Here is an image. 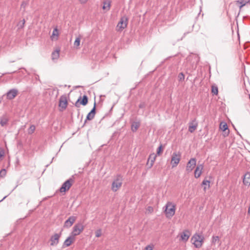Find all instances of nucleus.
Returning a JSON list of instances; mask_svg holds the SVG:
<instances>
[{"instance_id": "obj_1", "label": "nucleus", "mask_w": 250, "mask_h": 250, "mask_svg": "<svg viewBox=\"0 0 250 250\" xmlns=\"http://www.w3.org/2000/svg\"><path fill=\"white\" fill-rule=\"evenodd\" d=\"M123 181V176L121 174H117L112 182L111 190L114 192L117 191L121 187Z\"/></svg>"}, {"instance_id": "obj_2", "label": "nucleus", "mask_w": 250, "mask_h": 250, "mask_svg": "<svg viewBox=\"0 0 250 250\" xmlns=\"http://www.w3.org/2000/svg\"><path fill=\"white\" fill-rule=\"evenodd\" d=\"M176 205L170 202H167L165 206V213L167 217H171L175 212Z\"/></svg>"}, {"instance_id": "obj_3", "label": "nucleus", "mask_w": 250, "mask_h": 250, "mask_svg": "<svg viewBox=\"0 0 250 250\" xmlns=\"http://www.w3.org/2000/svg\"><path fill=\"white\" fill-rule=\"evenodd\" d=\"M204 240V237L198 234H195L191 238V241L194 247L199 248L202 247Z\"/></svg>"}, {"instance_id": "obj_4", "label": "nucleus", "mask_w": 250, "mask_h": 250, "mask_svg": "<svg viewBox=\"0 0 250 250\" xmlns=\"http://www.w3.org/2000/svg\"><path fill=\"white\" fill-rule=\"evenodd\" d=\"M74 179L72 178H69L63 183L59 190L61 192H65L68 190L74 183Z\"/></svg>"}, {"instance_id": "obj_5", "label": "nucleus", "mask_w": 250, "mask_h": 250, "mask_svg": "<svg viewBox=\"0 0 250 250\" xmlns=\"http://www.w3.org/2000/svg\"><path fill=\"white\" fill-rule=\"evenodd\" d=\"M84 226L82 223H79L74 225L73 228V231L71 232V235L73 237L80 234L82 231L83 230Z\"/></svg>"}, {"instance_id": "obj_6", "label": "nucleus", "mask_w": 250, "mask_h": 250, "mask_svg": "<svg viewBox=\"0 0 250 250\" xmlns=\"http://www.w3.org/2000/svg\"><path fill=\"white\" fill-rule=\"evenodd\" d=\"M67 104L68 102L66 96L65 95H62L59 99V106L60 108V110L62 111L65 110L67 107Z\"/></svg>"}, {"instance_id": "obj_7", "label": "nucleus", "mask_w": 250, "mask_h": 250, "mask_svg": "<svg viewBox=\"0 0 250 250\" xmlns=\"http://www.w3.org/2000/svg\"><path fill=\"white\" fill-rule=\"evenodd\" d=\"M181 159V154L180 152L177 153L176 152H174L171 157V164L172 166V167H176L178 164L179 163V162Z\"/></svg>"}, {"instance_id": "obj_8", "label": "nucleus", "mask_w": 250, "mask_h": 250, "mask_svg": "<svg viewBox=\"0 0 250 250\" xmlns=\"http://www.w3.org/2000/svg\"><path fill=\"white\" fill-rule=\"evenodd\" d=\"M127 24V19L126 17H122L117 26V30L122 31L125 29Z\"/></svg>"}, {"instance_id": "obj_9", "label": "nucleus", "mask_w": 250, "mask_h": 250, "mask_svg": "<svg viewBox=\"0 0 250 250\" xmlns=\"http://www.w3.org/2000/svg\"><path fill=\"white\" fill-rule=\"evenodd\" d=\"M88 103V97L86 95H84L83 97L80 96L77 100L74 105L77 107H79L80 105L82 104L83 106L86 105Z\"/></svg>"}, {"instance_id": "obj_10", "label": "nucleus", "mask_w": 250, "mask_h": 250, "mask_svg": "<svg viewBox=\"0 0 250 250\" xmlns=\"http://www.w3.org/2000/svg\"><path fill=\"white\" fill-rule=\"evenodd\" d=\"M196 160L195 158H191L188 162L187 167L186 170L188 172H191L196 166Z\"/></svg>"}, {"instance_id": "obj_11", "label": "nucleus", "mask_w": 250, "mask_h": 250, "mask_svg": "<svg viewBox=\"0 0 250 250\" xmlns=\"http://www.w3.org/2000/svg\"><path fill=\"white\" fill-rule=\"evenodd\" d=\"M96 102L94 104V106L93 108L91 110V111L88 113L86 116V120H85L84 123H86L87 120H92L95 117L96 114Z\"/></svg>"}, {"instance_id": "obj_12", "label": "nucleus", "mask_w": 250, "mask_h": 250, "mask_svg": "<svg viewBox=\"0 0 250 250\" xmlns=\"http://www.w3.org/2000/svg\"><path fill=\"white\" fill-rule=\"evenodd\" d=\"M220 129L224 132V136L225 137L228 136L229 134V131L228 128V126L226 123L222 122L220 124Z\"/></svg>"}, {"instance_id": "obj_13", "label": "nucleus", "mask_w": 250, "mask_h": 250, "mask_svg": "<svg viewBox=\"0 0 250 250\" xmlns=\"http://www.w3.org/2000/svg\"><path fill=\"white\" fill-rule=\"evenodd\" d=\"M156 157V155L154 153H151L149 155L146 164L148 166V168H150L152 167Z\"/></svg>"}, {"instance_id": "obj_14", "label": "nucleus", "mask_w": 250, "mask_h": 250, "mask_svg": "<svg viewBox=\"0 0 250 250\" xmlns=\"http://www.w3.org/2000/svg\"><path fill=\"white\" fill-rule=\"evenodd\" d=\"M18 91L15 88L10 89L6 93L7 98L9 100L13 99L18 94Z\"/></svg>"}, {"instance_id": "obj_15", "label": "nucleus", "mask_w": 250, "mask_h": 250, "mask_svg": "<svg viewBox=\"0 0 250 250\" xmlns=\"http://www.w3.org/2000/svg\"><path fill=\"white\" fill-rule=\"evenodd\" d=\"M180 240L186 242L188 239L190 235V233L188 229H185L180 234Z\"/></svg>"}, {"instance_id": "obj_16", "label": "nucleus", "mask_w": 250, "mask_h": 250, "mask_svg": "<svg viewBox=\"0 0 250 250\" xmlns=\"http://www.w3.org/2000/svg\"><path fill=\"white\" fill-rule=\"evenodd\" d=\"M60 235L58 233H55L53 236H51L50 238V241L51 242V245L54 246L56 245L59 243V240Z\"/></svg>"}, {"instance_id": "obj_17", "label": "nucleus", "mask_w": 250, "mask_h": 250, "mask_svg": "<svg viewBox=\"0 0 250 250\" xmlns=\"http://www.w3.org/2000/svg\"><path fill=\"white\" fill-rule=\"evenodd\" d=\"M188 131L190 133L193 132L197 128V123L195 121H192L188 124Z\"/></svg>"}, {"instance_id": "obj_18", "label": "nucleus", "mask_w": 250, "mask_h": 250, "mask_svg": "<svg viewBox=\"0 0 250 250\" xmlns=\"http://www.w3.org/2000/svg\"><path fill=\"white\" fill-rule=\"evenodd\" d=\"M9 117L6 114L3 115L0 117V124L2 126H4L7 125L8 122L9 121Z\"/></svg>"}, {"instance_id": "obj_19", "label": "nucleus", "mask_w": 250, "mask_h": 250, "mask_svg": "<svg viewBox=\"0 0 250 250\" xmlns=\"http://www.w3.org/2000/svg\"><path fill=\"white\" fill-rule=\"evenodd\" d=\"M203 165H198L196 167L195 170L194 171V176L195 178H198L200 176L202 173V170L203 169Z\"/></svg>"}, {"instance_id": "obj_20", "label": "nucleus", "mask_w": 250, "mask_h": 250, "mask_svg": "<svg viewBox=\"0 0 250 250\" xmlns=\"http://www.w3.org/2000/svg\"><path fill=\"white\" fill-rule=\"evenodd\" d=\"M140 122H133L131 125V129L132 132H135L140 126Z\"/></svg>"}, {"instance_id": "obj_21", "label": "nucleus", "mask_w": 250, "mask_h": 250, "mask_svg": "<svg viewBox=\"0 0 250 250\" xmlns=\"http://www.w3.org/2000/svg\"><path fill=\"white\" fill-rule=\"evenodd\" d=\"M243 183L246 186H249L250 185V173H247L244 176Z\"/></svg>"}, {"instance_id": "obj_22", "label": "nucleus", "mask_w": 250, "mask_h": 250, "mask_svg": "<svg viewBox=\"0 0 250 250\" xmlns=\"http://www.w3.org/2000/svg\"><path fill=\"white\" fill-rule=\"evenodd\" d=\"M103 9L106 11H109L111 6V1L110 0H105L103 2Z\"/></svg>"}, {"instance_id": "obj_23", "label": "nucleus", "mask_w": 250, "mask_h": 250, "mask_svg": "<svg viewBox=\"0 0 250 250\" xmlns=\"http://www.w3.org/2000/svg\"><path fill=\"white\" fill-rule=\"evenodd\" d=\"M75 237L72 235L69 236L64 241V245L67 247L69 246L74 240Z\"/></svg>"}, {"instance_id": "obj_24", "label": "nucleus", "mask_w": 250, "mask_h": 250, "mask_svg": "<svg viewBox=\"0 0 250 250\" xmlns=\"http://www.w3.org/2000/svg\"><path fill=\"white\" fill-rule=\"evenodd\" d=\"M59 50H56L53 51L52 53V59L56 60L58 59L59 57Z\"/></svg>"}, {"instance_id": "obj_25", "label": "nucleus", "mask_w": 250, "mask_h": 250, "mask_svg": "<svg viewBox=\"0 0 250 250\" xmlns=\"http://www.w3.org/2000/svg\"><path fill=\"white\" fill-rule=\"evenodd\" d=\"M219 242V237L218 236H213L212 237L211 243L213 245H215L216 243Z\"/></svg>"}, {"instance_id": "obj_26", "label": "nucleus", "mask_w": 250, "mask_h": 250, "mask_svg": "<svg viewBox=\"0 0 250 250\" xmlns=\"http://www.w3.org/2000/svg\"><path fill=\"white\" fill-rule=\"evenodd\" d=\"M80 41H81V37H78L76 38V39L74 42V46L75 47H76L77 48H78L80 45Z\"/></svg>"}, {"instance_id": "obj_27", "label": "nucleus", "mask_w": 250, "mask_h": 250, "mask_svg": "<svg viewBox=\"0 0 250 250\" xmlns=\"http://www.w3.org/2000/svg\"><path fill=\"white\" fill-rule=\"evenodd\" d=\"M163 150V145L161 144L157 149V153L155 155L160 156Z\"/></svg>"}, {"instance_id": "obj_28", "label": "nucleus", "mask_w": 250, "mask_h": 250, "mask_svg": "<svg viewBox=\"0 0 250 250\" xmlns=\"http://www.w3.org/2000/svg\"><path fill=\"white\" fill-rule=\"evenodd\" d=\"M211 92L213 95H217L218 93V87L216 86H214V85L212 86Z\"/></svg>"}, {"instance_id": "obj_29", "label": "nucleus", "mask_w": 250, "mask_h": 250, "mask_svg": "<svg viewBox=\"0 0 250 250\" xmlns=\"http://www.w3.org/2000/svg\"><path fill=\"white\" fill-rule=\"evenodd\" d=\"M236 3L239 4V8L241 9L242 7L245 5L246 2H244L243 0H238L236 1Z\"/></svg>"}, {"instance_id": "obj_30", "label": "nucleus", "mask_w": 250, "mask_h": 250, "mask_svg": "<svg viewBox=\"0 0 250 250\" xmlns=\"http://www.w3.org/2000/svg\"><path fill=\"white\" fill-rule=\"evenodd\" d=\"M179 82H183L185 79V75L183 72L180 73L178 75Z\"/></svg>"}, {"instance_id": "obj_31", "label": "nucleus", "mask_w": 250, "mask_h": 250, "mask_svg": "<svg viewBox=\"0 0 250 250\" xmlns=\"http://www.w3.org/2000/svg\"><path fill=\"white\" fill-rule=\"evenodd\" d=\"M28 1H23L21 4V8H23V11H25L26 7L28 4Z\"/></svg>"}, {"instance_id": "obj_32", "label": "nucleus", "mask_w": 250, "mask_h": 250, "mask_svg": "<svg viewBox=\"0 0 250 250\" xmlns=\"http://www.w3.org/2000/svg\"><path fill=\"white\" fill-rule=\"evenodd\" d=\"M6 170L4 168L0 170V177L4 178L6 175Z\"/></svg>"}, {"instance_id": "obj_33", "label": "nucleus", "mask_w": 250, "mask_h": 250, "mask_svg": "<svg viewBox=\"0 0 250 250\" xmlns=\"http://www.w3.org/2000/svg\"><path fill=\"white\" fill-rule=\"evenodd\" d=\"M75 220H66L65 222V225L66 226H71L74 223Z\"/></svg>"}, {"instance_id": "obj_34", "label": "nucleus", "mask_w": 250, "mask_h": 250, "mask_svg": "<svg viewBox=\"0 0 250 250\" xmlns=\"http://www.w3.org/2000/svg\"><path fill=\"white\" fill-rule=\"evenodd\" d=\"M58 35H59V34H58V30L57 29V28H55L53 31V33H52V36H51V38H52V40H53V38L56 36H57V37H58Z\"/></svg>"}, {"instance_id": "obj_35", "label": "nucleus", "mask_w": 250, "mask_h": 250, "mask_svg": "<svg viewBox=\"0 0 250 250\" xmlns=\"http://www.w3.org/2000/svg\"><path fill=\"white\" fill-rule=\"evenodd\" d=\"M35 126L34 125H31L28 129V133L30 134H32L35 131Z\"/></svg>"}, {"instance_id": "obj_36", "label": "nucleus", "mask_w": 250, "mask_h": 250, "mask_svg": "<svg viewBox=\"0 0 250 250\" xmlns=\"http://www.w3.org/2000/svg\"><path fill=\"white\" fill-rule=\"evenodd\" d=\"M154 209L153 207L148 206L146 209V213H151L153 211Z\"/></svg>"}, {"instance_id": "obj_37", "label": "nucleus", "mask_w": 250, "mask_h": 250, "mask_svg": "<svg viewBox=\"0 0 250 250\" xmlns=\"http://www.w3.org/2000/svg\"><path fill=\"white\" fill-rule=\"evenodd\" d=\"M202 184L205 186H208V188L210 187V181L207 180H204Z\"/></svg>"}, {"instance_id": "obj_38", "label": "nucleus", "mask_w": 250, "mask_h": 250, "mask_svg": "<svg viewBox=\"0 0 250 250\" xmlns=\"http://www.w3.org/2000/svg\"><path fill=\"white\" fill-rule=\"evenodd\" d=\"M95 235L97 237H100L102 235V230L101 229L97 230L95 232Z\"/></svg>"}, {"instance_id": "obj_39", "label": "nucleus", "mask_w": 250, "mask_h": 250, "mask_svg": "<svg viewBox=\"0 0 250 250\" xmlns=\"http://www.w3.org/2000/svg\"><path fill=\"white\" fill-rule=\"evenodd\" d=\"M4 154V150L2 148H0V158H1L2 157H3Z\"/></svg>"}, {"instance_id": "obj_40", "label": "nucleus", "mask_w": 250, "mask_h": 250, "mask_svg": "<svg viewBox=\"0 0 250 250\" xmlns=\"http://www.w3.org/2000/svg\"><path fill=\"white\" fill-rule=\"evenodd\" d=\"M146 103L145 102H141L139 105V107L140 108H144L146 107Z\"/></svg>"}, {"instance_id": "obj_41", "label": "nucleus", "mask_w": 250, "mask_h": 250, "mask_svg": "<svg viewBox=\"0 0 250 250\" xmlns=\"http://www.w3.org/2000/svg\"><path fill=\"white\" fill-rule=\"evenodd\" d=\"M145 250H153V247L150 245H148L146 247Z\"/></svg>"}, {"instance_id": "obj_42", "label": "nucleus", "mask_w": 250, "mask_h": 250, "mask_svg": "<svg viewBox=\"0 0 250 250\" xmlns=\"http://www.w3.org/2000/svg\"><path fill=\"white\" fill-rule=\"evenodd\" d=\"M24 23H25V20H24V19H23L21 21V25H20L21 28H22L24 26Z\"/></svg>"}, {"instance_id": "obj_43", "label": "nucleus", "mask_w": 250, "mask_h": 250, "mask_svg": "<svg viewBox=\"0 0 250 250\" xmlns=\"http://www.w3.org/2000/svg\"><path fill=\"white\" fill-rule=\"evenodd\" d=\"M87 0H79V1L82 4L85 3L87 2Z\"/></svg>"}, {"instance_id": "obj_44", "label": "nucleus", "mask_w": 250, "mask_h": 250, "mask_svg": "<svg viewBox=\"0 0 250 250\" xmlns=\"http://www.w3.org/2000/svg\"><path fill=\"white\" fill-rule=\"evenodd\" d=\"M68 219H75V217H74V216H70Z\"/></svg>"}, {"instance_id": "obj_45", "label": "nucleus", "mask_w": 250, "mask_h": 250, "mask_svg": "<svg viewBox=\"0 0 250 250\" xmlns=\"http://www.w3.org/2000/svg\"><path fill=\"white\" fill-rule=\"evenodd\" d=\"M206 188H207L206 187H205L204 188V190L205 191H206Z\"/></svg>"}, {"instance_id": "obj_46", "label": "nucleus", "mask_w": 250, "mask_h": 250, "mask_svg": "<svg viewBox=\"0 0 250 250\" xmlns=\"http://www.w3.org/2000/svg\"><path fill=\"white\" fill-rule=\"evenodd\" d=\"M187 59H189V57H188L187 58Z\"/></svg>"}, {"instance_id": "obj_47", "label": "nucleus", "mask_w": 250, "mask_h": 250, "mask_svg": "<svg viewBox=\"0 0 250 250\" xmlns=\"http://www.w3.org/2000/svg\"><path fill=\"white\" fill-rule=\"evenodd\" d=\"M249 99H250V94H249Z\"/></svg>"}, {"instance_id": "obj_48", "label": "nucleus", "mask_w": 250, "mask_h": 250, "mask_svg": "<svg viewBox=\"0 0 250 250\" xmlns=\"http://www.w3.org/2000/svg\"><path fill=\"white\" fill-rule=\"evenodd\" d=\"M6 197V196H5L4 197H3V199H5Z\"/></svg>"}]
</instances>
